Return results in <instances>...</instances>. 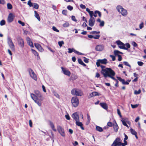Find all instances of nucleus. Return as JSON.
I'll use <instances>...</instances> for the list:
<instances>
[{
    "instance_id": "nucleus-1",
    "label": "nucleus",
    "mask_w": 146,
    "mask_h": 146,
    "mask_svg": "<svg viewBox=\"0 0 146 146\" xmlns=\"http://www.w3.org/2000/svg\"><path fill=\"white\" fill-rule=\"evenodd\" d=\"M35 94H31V98L39 106H40L42 105V102L43 100L41 93L38 90L34 91Z\"/></svg>"
},
{
    "instance_id": "nucleus-2",
    "label": "nucleus",
    "mask_w": 146,
    "mask_h": 146,
    "mask_svg": "<svg viewBox=\"0 0 146 146\" xmlns=\"http://www.w3.org/2000/svg\"><path fill=\"white\" fill-rule=\"evenodd\" d=\"M100 66L101 67L102 69L101 73L103 75L104 77L106 76L109 72L111 70L110 68H106V66H104L100 65Z\"/></svg>"
},
{
    "instance_id": "nucleus-3",
    "label": "nucleus",
    "mask_w": 146,
    "mask_h": 146,
    "mask_svg": "<svg viewBox=\"0 0 146 146\" xmlns=\"http://www.w3.org/2000/svg\"><path fill=\"white\" fill-rule=\"evenodd\" d=\"M117 11L120 13L123 16H125L127 14V10L123 8L121 5H118L116 7Z\"/></svg>"
},
{
    "instance_id": "nucleus-4",
    "label": "nucleus",
    "mask_w": 146,
    "mask_h": 146,
    "mask_svg": "<svg viewBox=\"0 0 146 146\" xmlns=\"http://www.w3.org/2000/svg\"><path fill=\"white\" fill-rule=\"evenodd\" d=\"M115 75V72L111 69V70L107 74V75L104 77L105 78H106L108 77L110 78H111L112 79L115 81H116L117 80L114 77Z\"/></svg>"
},
{
    "instance_id": "nucleus-5",
    "label": "nucleus",
    "mask_w": 146,
    "mask_h": 146,
    "mask_svg": "<svg viewBox=\"0 0 146 146\" xmlns=\"http://www.w3.org/2000/svg\"><path fill=\"white\" fill-rule=\"evenodd\" d=\"M71 93L73 95L79 96H81L83 94V93L81 90L76 89H73L71 91Z\"/></svg>"
},
{
    "instance_id": "nucleus-6",
    "label": "nucleus",
    "mask_w": 146,
    "mask_h": 146,
    "mask_svg": "<svg viewBox=\"0 0 146 146\" xmlns=\"http://www.w3.org/2000/svg\"><path fill=\"white\" fill-rule=\"evenodd\" d=\"M71 103L74 107H77L79 104V101L78 98L76 97H73L71 99Z\"/></svg>"
},
{
    "instance_id": "nucleus-7",
    "label": "nucleus",
    "mask_w": 146,
    "mask_h": 146,
    "mask_svg": "<svg viewBox=\"0 0 146 146\" xmlns=\"http://www.w3.org/2000/svg\"><path fill=\"white\" fill-rule=\"evenodd\" d=\"M108 62L106 58L103 59H98L97 60L96 62V65L97 67L100 66V64H106Z\"/></svg>"
},
{
    "instance_id": "nucleus-8",
    "label": "nucleus",
    "mask_w": 146,
    "mask_h": 146,
    "mask_svg": "<svg viewBox=\"0 0 146 146\" xmlns=\"http://www.w3.org/2000/svg\"><path fill=\"white\" fill-rule=\"evenodd\" d=\"M7 43L11 50H14L15 49V46L12 41V39L9 37H7Z\"/></svg>"
},
{
    "instance_id": "nucleus-9",
    "label": "nucleus",
    "mask_w": 146,
    "mask_h": 146,
    "mask_svg": "<svg viewBox=\"0 0 146 146\" xmlns=\"http://www.w3.org/2000/svg\"><path fill=\"white\" fill-rule=\"evenodd\" d=\"M57 130L61 136L64 137L65 136V133L64 128L60 126H58L57 127Z\"/></svg>"
},
{
    "instance_id": "nucleus-10",
    "label": "nucleus",
    "mask_w": 146,
    "mask_h": 146,
    "mask_svg": "<svg viewBox=\"0 0 146 146\" xmlns=\"http://www.w3.org/2000/svg\"><path fill=\"white\" fill-rule=\"evenodd\" d=\"M117 44L118 45V47L120 49L127 50V48L125 47V44L121 42L119 40H118L116 42Z\"/></svg>"
},
{
    "instance_id": "nucleus-11",
    "label": "nucleus",
    "mask_w": 146,
    "mask_h": 146,
    "mask_svg": "<svg viewBox=\"0 0 146 146\" xmlns=\"http://www.w3.org/2000/svg\"><path fill=\"white\" fill-rule=\"evenodd\" d=\"M29 72L30 76L34 80H36L37 77L33 70L31 68H29Z\"/></svg>"
},
{
    "instance_id": "nucleus-12",
    "label": "nucleus",
    "mask_w": 146,
    "mask_h": 146,
    "mask_svg": "<svg viewBox=\"0 0 146 146\" xmlns=\"http://www.w3.org/2000/svg\"><path fill=\"white\" fill-rule=\"evenodd\" d=\"M104 48V46L102 44H99L96 46L95 50L98 51H103Z\"/></svg>"
},
{
    "instance_id": "nucleus-13",
    "label": "nucleus",
    "mask_w": 146,
    "mask_h": 146,
    "mask_svg": "<svg viewBox=\"0 0 146 146\" xmlns=\"http://www.w3.org/2000/svg\"><path fill=\"white\" fill-rule=\"evenodd\" d=\"M120 139L117 137L111 146H116L117 145L120 146L121 145V143L119 142Z\"/></svg>"
},
{
    "instance_id": "nucleus-14",
    "label": "nucleus",
    "mask_w": 146,
    "mask_h": 146,
    "mask_svg": "<svg viewBox=\"0 0 146 146\" xmlns=\"http://www.w3.org/2000/svg\"><path fill=\"white\" fill-rule=\"evenodd\" d=\"M18 42L21 48H23L24 46V41L23 38L19 37L17 38Z\"/></svg>"
},
{
    "instance_id": "nucleus-15",
    "label": "nucleus",
    "mask_w": 146,
    "mask_h": 146,
    "mask_svg": "<svg viewBox=\"0 0 146 146\" xmlns=\"http://www.w3.org/2000/svg\"><path fill=\"white\" fill-rule=\"evenodd\" d=\"M14 18L15 15L13 13H9L8 15L7 18V22L9 23L12 22Z\"/></svg>"
},
{
    "instance_id": "nucleus-16",
    "label": "nucleus",
    "mask_w": 146,
    "mask_h": 146,
    "mask_svg": "<svg viewBox=\"0 0 146 146\" xmlns=\"http://www.w3.org/2000/svg\"><path fill=\"white\" fill-rule=\"evenodd\" d=\"M95 20L94 18H90L89 21V25L91 27H93L94 25Z\"/></svg>"
},
{
    "instance_id": "nucleus-17",
    "label": "nucleus",
    "mask_w": 146,
    "mask_h": 146,
    "mask_svg": "<svg viewBox=\"0 0 146 146\" xmlns=\"http://www.w3.org/2000/svg\"><path fill=\"white\" fill-rule=\"evenodd\" d=\"M72 117L76 121H79V115L77 114V112L73 113L72 115Z\"/></svg>"
},
{
    "instance_id": "nucleus-18",
    "label": "nucleus",
    "mask_w": 146,
    "mask_h": 146,
    "mask_svg": "<svg viewBox=\"0 0 146 146\" xmlns=\"http://www.w3.org/2000/svg\"><path fill=\"white\" fill-rule=\"evenodd\" d=\"M61 69L63 72V73L65 75L70 76V72L69 70H66L62 67H61Z\"/></svg>"
},
{
    "instance_id": "nucleus-19",
    "label": "nucleus",
    "mask_w": 146,
    "mask_h": 146,
    "mask_svg": "<svg viewBox=\"0 0 146 146\" xmlns=\"http://www.w3.org/2000/svg\"><path fill=\"white\" fill-rule=\"evenodd\" d=\"M114 121H115V123H114L113 124V128L115 132L116 133L118 131L119 127L115 121L114 120Z\"/></svg>"
},
{
    "instance_id": "nucleus-20",
    "label": "nucleus",
    "mask_w": 146,
    "mask_h": 146,
    "mask_svg": "<svg viewBox=\"0 0 146 146\" xmlns=\"http://www.w3.org/2000/svg\"><path fill=\"white\" fill-rule=\"evenodd\" d=\"M35 45L38 50L40 52H42L43 51V49L39 44L38 43H35Z\"/></svg>"
},
{
    "instance_id": "nucleus-21",
    "label": "nucleus",
    "mask_w": 146,
    "mask_h": 146,
    "mask_svg": "<svg viewBox=\"0 0 146 146\" xmlns=\"http://www.w3.org/2000/svg\"><path fill=\"white\" fill-rule=\"evenodd\" d=\"M26 40L29 45L31 47H33V45L32 42L30 38L29 37H27Z\"/></svg>"
},
{
    "instance_id": "nucleus-22",
    "label": "nucleus",
    "mask_w": 146,
    "mask_h": 146,
    "mask_svg": "<svg viewBox=\"0 0 146 146\" xmlns=\"http://www.w3.org/2000/svg\"><path fill=\"white\" fill-rule=\"evenodd\" d=\"M31 51L33 52V53L34 54L35 56H36L37 59L38 60H39L40 59V58L39 57V55L38 53L35 50L32 49H31Z\"/></svg>"
},
{
    "instance_id": "nucleus-23",
    "label": "nucleus",
    "mask_w": 146,
    "mask_h": 146,
    "mask_svg": "<svg viewBox=\"0 0 146 146\" xmlns=\"http://www.w3.org/2000/svg\"><path fill=\"white\" fill-rule=\"evenodd\" d=\"M100 106L104 109L107 110L108 109V106L107 104L105 103H101L100 104Z\"/></svg>"
},
{
    "instance_id": "nucleus-24",
    "label": "nucleus",
    "mask_w": 146,
    "mask_h": 146,
    "mask_svg": "<svg viewBox=\"0 0 146 146\" xmlns=\"http://www.w3.org/2000/svg\"><path fill=\"white\" fill-rule=\"evenodd\" d=\"M49 124L50 125V126L51 127L52 129L54 131H56V129L55 128V127L53 123L51 121H50L49 122Z\"/></svg>"
},
{
    "instance_id": "nucleus-25",
    "label": "nucleus",
    "mask_w": 146,
    "mask_h": 146,
    "mask_svg": "<svg viewBox=\"0 0 146 146\" xmlns=\"http://www.w3.org/2000/svg\"><path fill=\"white\" fill-rule=\"evenodd\" d=\"M35 13V16L37 18L39 21H40V17H39V14L37 13L36 11H34Z\"/></svg>"
},
{
    "instance_id": "nucleus-26",
    "label": "nucleus",
    "mask_w": 146,
    "mask_h": 146,
    "mask_svg": "<svg viewBox=\"0 0 146 146\" xmlns=\"http://www.w3.org/2000/svg\"><path fill=\"white\" fill-rule=\"evenodd\" d=\"M78 61L79 64L83 65L84 66H86V64H85L82 61V60L80 58L78 59Z\"/></svg>"
},
{
    "instance_id": "nucleus-27",
    "label": "nucleus",
    "mask_w": 146,
    "mask_h": 146,
    "mask_svg": "<svg viewBox=\"0 0 146 146\" xmlns=\"http://www.w3.org/2000/svg\"><path fill=\"white\" fill-rule=\"evenodd\" d=\"M98 93L96 92H93L90 94V95L91 97H93L96 96L98 95Z\"/></svg>"
},
{
    "instance_id": "nucleus-28",
    "label": "nucleus",
    "mask_w": 146,
    "mask_h": 146,
    "mask_svg": "<svg viewBox=\"0 0 146 146\" xmlns=\"http://www.w3.org/2000/svg\"><path fill=\"white\" fill-rule=\"evenodd\" d=\"M96 129L97 131L99 132H102L103 131L102 128L101 127L98 126H96Z\"/></svg>"
},
{
    "instance_id": "nucleus-29",
    "label": "nucleus",
    "mask_w": 146,
    "mask_h": 146,
    "mask_svg": "<svg viewBox=\"0 0 146 146\" xmlns=\"http://www.w3.org/2000/svg\"><path fill=\"white\" fill-rule=\"evenodd\" d=\"M130 130L131 133L132 134L134 135H135L137 134V133L133 129L131 128L130 129Z\"/></svg>"
},
{
    "instance_id": "nucleus-30",
    "label": "nucleus",
    "mask_w": 146,
    "mask_h": 146,
    "mask_svg": "<svg viewBox=\"0 0 146 146\" xmlns=\"http://www.w3.org/2000/svg\"><path fill=\"white\" fill-rule=\"evenodd\" d=\"M76 124L77 125L80 127V126H82L83 125V124L82 123L80 122L79 121H76Z\"/></svg>"
},
{
    "instance_id": "nucleus-31",
    "label": "nucleus",
    "mask_w": 146,
    "mask_h": 146,
    "mask_svg": "<svg viewBox=\"0 0 146 146\" xmlns=\"http://www.w3.org/2000/svg\"><path fill=\"white\" fill-rule=\"evenodd\" d=\"M63 27L64 28H66L68 27L69 26V23L67 22H66L62 25Z\"/></svg>"
},
{
    "instance_id": "nucleus-32",
    "label": "nucleus",
    "mask_w": 146,
    "mask_h": 146,
    "mask_svg": "<svg viewBox=\"0 0 146 146\" xmlns=\"http://www.w3.org/2000/svg\"><path fill=\"white\" fill-rule=\"evenodd\" d=\"M27 4L30 7L33 6L34 3H31V0H29Z\"/></svg>"
},
{
    "instance_id": "nucleus-33",
    "label": "nucleus",
    "mask_w": 146,
    "mask_h": 146,
    "mask_svg": "<svg viewBox=\"0 0 146 146\" xmlns=\"http://www.w3.org/2000/svg\"><path fill=\"white\" fill-rule=\"evenodd\" d=\"M7 8L9 9H11L12 8V5L9 3H8L7 5Z\"/></svg>"
},
{
    "instance_id": "nucleus-34",
    "label": "nucleus",
    "mask_w": 146,
    "mask_h": 146,
    "mask_svg": "<svg viewBox=\"0 0 146 146\" xmlns=\"http://www.w3.org/2000/svg\"><path fill=\"white\" fill-rule=\"evenodd\" d=\"M130 80H127V81H125L124 80H123V81L122 82V83L123 84H126L127 85L129 84V82H130Z\"/></svg>"
},
{
    "instance_id": "nucleus-35",
    "label": "nucleus",
    "mask_w": 146,
    "mask_h": 146,
    "mask_svg": "<svg viewBox=\"0 0 146 146\" xmlns=\"http://www.w3.org/2000/svg\"><path fill=\"white\" fill-rule=\"evenodd\" d=\"M87 119H88V121H87V124H88L90 123V116L88 114H87Z\"/></svg>"
},
{
    "instance_id": "nucleus-36",
    "label": "nucleus",
    "mask_w": 146,
    "mask_h": 146,
    "mask_svg": "<svg viewBox=\"0 0 146 146\" xmlns=\"http://www.w3.org/2000/svg\"><path fill=\"white\" fill-rule=\"evenodd\" d=\"M141 92V90L139 89L138 91L135 90L134 92V94L135 95L139 94Z\"/></svg>"
},
{
    "instance_id": "nucleus-37",
    "label": "nucleus",
    "mask_w": 146,
    "mask_h": 146,
    "mask_svg": "<svg viewBox=\"0 0 146 146\" xmlns=\"http://www.w3.org/2000/svg\"><path fill=\"white\" fill-rule=\"evenodd\" d=\"M88 13L90 17V18H94L93 17V14H94V13L93 11H90Z\"/></svg>"
},
{
    "instance_id": "nucleus-38",
    "label": "nucleus",
    "mask_w": 146,
    "mask_h": 146,
    "mask_svg": "<svg viewBox=\"0 0 146 146\" xmlns=\"http://www.w3.org/2000/svg\"><path fill=\"white\" fill-rule=\"evenodd\" d=\"M100 33V31H93L91 32L90 33L92 34H99Z\"/></svg>"
},
{
    "instance_id": "nucleus-39",
    "label": "nucleus",
    "mask_w": 146,
    "mask_h": 146,
    "mask_svg": "<svg viewBox=\"0 0 146 146\" xmlns=\"http://www.w3.org/2000/svg\"><path fill=\"white\" fill-rule=\"evenodd\" d=\"M58 45L60 47H61L63 44H64V42L63 41H59L58 42Z\"/></svg>"
},
{
    "instance_id": "nucleus-40",
    "label": "nucleus",
    "mask_w": 146,
    "mask_h": 146,
    "mask_svg": "<svg viewBox=\"0 0 146 146\" xmlns=\"http://www.w3.org/2000/svg\"><path fill=\"white\" fill-rule=\"evenodd\" d=\"M33 7L35 9H38V5L36 3H34Z\"/></svg>"
},
{
    "instance_id": "nucleus-41",
    "label": "nucleus",
    "mask_w": 146,
    "mask_h": 146,
    "mask_svg": "<svg viewBox=\"0 0 146 146\" xmlns=\"http://www.w3.org/2000/svg\"><path fill=\"white\" fill-rule=\"evenodd\" d=\"M114 54L115 56H118V55H120L119 54V51L117 50H115L114 51Z\"/></svg>"
},
{
    "instance_id": "nucleus-42",
    "label": "nucleus",
    "mask_w": 146,
    "mask_h": 146,
    "mask_svg": "<svg viewBox=\"0 0 146 146\" xmlns=\"http://www.w3.org/2000/svg\"><path fill=\"white\" fill-rule=\"evenodd\" d=\"M5 20H2L0 23V25L1 26H3L5 24Z\"/></svg>"
},
{
    "instance_id": "nucleus-43",
    "label": "nucleus",
    "mask_w": 146,
    "mask_h": 146,
    "mask_svg": "<svg viewBox=\"0 0 146 146\" xmlns=\"http://www.w3.org/2000/svg\"><path fill=\"white\" fill-rule=\"evenodd\" d=\"M123 63L126 66H127L129 67L130 68L131 67V65L129 64L127 62L124 61L123 62Z\"/></svg>"
},
{
    "instance_id": "nucleus-44",
    "label": "nucleus",
    "mask_w": 146,
    "mask_h": 146,
    "mask_svg": "<svg viewBox=\"0 0 146 146\" xmlns=\"http://www.w3.org/2000/svg\"><path fill=\"white\" fill-rule=\"evenodd\" d=\"M77 78V76L75 75H72L71 76V78L72 80H74Z\"/></svg>"
},
{
    "instance_id": "nucleus-45",
    "label": "nucleus",
    "mask_w": 146,
    "mask_h": 146,
    "mask_svg": "<svg viewBox=\"0 0 146 146\" xmlns=\"http://www.w3.org/2000/svg\"><path fill=\"white\" fill-rule=\"evenodd\" d=\"M131 106L132 108H137L138 106V104H136L135 105L131 104Z\"/></svg>"
},
{
    "instance_id": "nucleus-46",
    "label": "nucleus",
    "mask_w": 146,
    "mask_h": 146,
    "mask_svg": "<svg viewBox=\"0 0 146 146\" xmlns=\"http://www.w3.org/2000/svg\"><path fill=\"white\" fill-rule=\"evenodd\" d=\"M67 8L70 11H72L73 9V7L70 5H68L67 7Z\"/></svg>"
},
{
    "instance_id": "nucleus-47",
    "label": "nucleus",
    "mask_w": 146,
    "mask_h": 146,
    "mask_svg": "<svg viewBox=\"0 0 146 146\" xmlns=\"http://www.w3.org/2000/svg\"><path fill=\"white\" fill-rule=\"evenodd\" d=\"M67 11L66 10H64L62 11V13L65 15H67Z\"/></svg>"
},
{
    "instance_id": "nucleus-48",
    "label": "nucleus",
    "mask_w": 146,
    "mask_h": 146,
    "mask_svg": "<svg viewBox=\"0 0 146 146\" xmlns=\"http://www.w3.org/2000/svg\"><path fill=\"white\" fill-rule=\"evenodd\" d=\"M144 27V23L143 22H142L139 25V28L140 29H141Z\"/></svg>"
},
{
    "instance_id": "nucleus-49",
    "label": "nucleus",
    "mask_w": 146,
    "mask_h": 146,
    "mask_svg": "<svg viewBox=\"0 0 146 146\" xmlns=\"http://www.w3.org/2000/svg\"><path fill=\"white\" fill-rule=\"evenodd\" d=\"M52 29L53 31H55L57 32H59V30L57 29L54 26H53L52 27Z\"/></svg>"
},
{
    "instance_id": "nucleus-50",
    "label": "nucleus",
    "mask_w": 146,
    "mask_h": 146,
    "mask_svg": "<svg viewBox=\"0 0 146 146\" xmlns=\"http://www.w3.org/2000/svg\"><path fill=\"white\" fill-rule=\"evenodd\" d=\"M104 25V22L103 21H101L100 22V27H103Z\"/></svg>"
},
{
    "instance_id": "nucleus-51",
    "label": "nucleus",
    "mask_w": 146,
    "mask_h": 146,
    "mask_svg": "<svg viewBox=\"0 0 146 146\" xmlns=\"http://www.w3.org/2000/svg\"><path fill=\"white\" fill-rule=\"evenodd\" d=\"M137 64L139 66H142L143 64V62L141 61H138L137 62Z\"/></svg>"
},
{
    "instance_id": "nucleus-52",
    "label": "nucleus",
    "mask_w": 146,
    "mask_h": 146,
    "mask_svg": "<svg viewBox=\"0 0 146 146\" xmlns=\"http://www.w3.org/2000/svg\"><path fill=\"white\" fill-rule=\"evenodd\" d=\"M107 125L108 126L111 127L113 125V123L111 122H109L108 123Z\"/></svg>"
},
{
    "instance_id": "nucleus-53",
    "label": "nucleus",
    "mask_w": 146,
    "mask_h": 146,
    "mask_svg": "<svg viewBox=\"0 0 146 146\" xmlns=\"http://www.w3.org/2000/svg\"><path fill=\"white\" fill-rule=\"evenodd\" d=\"M73 50L74 48H68V52L69 53H72L73 51Z\"/></svg>"
},
{
    "instance_id": "nucleus-54",
    "label": "nucleus",
    "mask_w": 146,
    "mask_h": 146,
    "mask_svg": "<svg viewBox=\"0 0 146 146\" xmlns=\"http://www.w3.org/2000/svg\"><path fill=\"white\" fill-rule=\"evenodd\" d=\"M125 46L127 47L126 48H127V49H128V48H129L130 47V45L128 43H126L125 44Z\"/></svg>"
},
{
    "instance_id": "nucleus-55",
    "label": "nucleus",
    "mask_w": 146,
    "mask_h": 146,
    "mask_svg": "<svg viewBox=\"0 0 146 146\" xmlns=\"http://www.w3.org/2000/svg\"><path fill=\"white\" fill-rule=\"evenodd\" d=\"M18 22L19 23L21 24L23 26H24L25 25L24 23L22 22L21 21H18Z\"/></svg>"
},
{
    "instance_id": "nucleus-56",
    "label": "nucleus",
    "mask_w": 146,
    "mask_h": 146,
    "mask_svg": "<svg viewBox=\"0 0 146 146\" xmlns=\"http://www.w3.org/2000/svg\"><path fill=\"white\" fill-rule=\"evenodd\" d=\"M65 117L66 119L67 120H69L70 119V116L68 113H67V115H65Z\"/></svg>"
},
{
    "instance_id": "nucleus-57",
    "label": "nucleus",
    "mask_w": 146,
    "mask_h": 146,
    "mask_svg": "<svg viewBox=\"0 0 146 146\" xmlns=\"http://www.w3.org/2000/svg\"><path fill=\"white\" fill-rule=\"evenodd\" d=\"M132 44L134 47H136L137 46V44L134 41L132 42Z\"/></svg>"
},
{
    "instance_id": "nucleus-58",
    "label": "nucleus",
    "mask_w": 146,
    "mask_h": 146,
    "mask_svg": "<svg viewBox=\"0 0 146 146\" xmlns=\"http://www.w3.org/2000/svg\"><path fill=\"white\" fill-rule=\"evenodd\" d=\"M124 143H121V145L122 146H124L125 145H126L127 144V142L126 141H124Z\"/></svg>"
},
{
    "instance_id": "nucleus-59",
    "label": "nucleus",
    "mask_w": 146,
    "mask_h": 146,
    "mask_svg": "<svg viewBox=\"0 0 146 146\" xmlns=\"http://www.w3.org/2000/svg\"><path fill=\"white\" fill-rule=\"evenodd\" d=\"M72 21L75 22L77 21V20L76 19L75 17L74 16H72Z\"/></svg>"
},
{
    "instance_id": "nucleus-60",
    "label": "nucleus",
    "mask_w": 146,
    "mask_h": 146,
    "mask_svg": "<svg viewBox=\"0 0 146 146\" xmlns=\"http://www.w3.org/2000/svg\"><path fill=\"white\" fill-rule=\"evenodd\" d=\"M84 61L86 63H88L89 62V59L86 58L85 57L84 58Z\"/></svg>"
},
{
    "instance_id": "nucleus-61",
    "label": "nucleus",
    "mask_w": 146,
    "mask_h": 146,
    "mask_svg": "<svg viewBox=\"0 0 146 146\" xmlns=\"http://www.w3.org/2000/svg\"><path fill=\"white\" fill-rule=\"evenodd\" d=\"M80 7L82 9H85L86 8V6L82 4H81L80 5Z\"/></svg>"
},
{
    "instance_id": "nucleus-62",
    "label": "nucleus",
    "mask_w": 146,
    "mask_h": 146,
    "mask_svg": "<svg viewBox=\"0 0 146 146\" xmlns=\"http://www.w3.org/2000/svg\"><path fill=\"white\" fill-rule=\"evenodd\" d=\"M110 56L112 58V60L114 61L115 60V57L113 55H110Z\"/></svg>"
},
{
    "instance_id": "nucleus-63",
    "label": "nucleus",
    "mask_w": 146,
    "mask_h": 146,
    "mask_svg": "<svg viewBox=\"0 0 146 146\" xmlns=\"http://www.w3.org/2000/svg\"><path fill=\"white\" fill-rule=\"evenodd\" d=\"M5 1L4 0H0V4H4L5 3Z\"/></svg>"
},
{
    "instance_id": "nucleus-64",
    "label": "nucleus",
    "mask_w": 146,
    "mask_h": 146,
    "mask_svg": "<svg viewBox=\"0 0 146 146\" xmlns=\"http://www.w3.org/2000/svg\"><path fill=\"white\" fill-rule=\"evenodd\" d=\"M121 121L122 123L123 124L124 126H125L126 124H127L124 119L122 120Z\"/></svg>"
}]
</instances>
